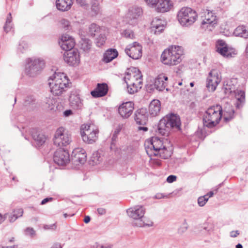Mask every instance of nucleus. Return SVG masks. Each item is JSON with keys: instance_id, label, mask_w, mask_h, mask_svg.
<instances>
[{"instance_id": "obj_22", "label": "nucleus", "mask_w": 248, "mask_h": 248, "mask_svg": "<svg viewBox=\"0 0 248 248\" xmlns=\"http://www.w3.org/2000/svg\"><path fill=\"white\" fill-rule=\"evenodd\" d=\"M172 6L171 1L170 0H158L155 8L158 12L165 13L169 11Z\"/></svg>"}, {"instance_id": "obj_25", "label": "nucleus", "mask_w": 248, "mask_h": 248, "mask_svg": "<svg viewBox=\"0 0 248 248\" xmlns=\"http://www.w3.org/2000/svg\"><path fill=\"white\" fill-rule=\"evenodd\" d=\"M161 109V103L159 100L154 99L152 101L149 106V112L152 117L159 114Z\"/></svg>"}, {"instance_id": "obj_36", "label": "nucleus", "mask_w": 248, "mask_h": 248, "mask_svg": "<svg viewBox=\"0 0 248 248\" xmlns=\"http://www.w3.org/2000/svg\"><path fill=\"white\" fill-rule=\"evenodd\" d=\"M12 16L11 14L10 13L7 17L5 24L3 27L4 30L5 32H8L12 28Z\"/></svg>"}, {"instance_id": "obj_60", "label": "nucleus", "mask_w": 248, "mask_h": 248, "mask_svg": "<svg viewBox=\"0 0 248 248\" xmlns=\"http://www.w3.org/2000/svg\"><path fill=\"white\" fill-rule=\"evenodd\" d=\"M99 248H111V246L108 244H99Z\"/></svg>"}, {"instance_id": "obj_57", "label": "nucleus", "mask_w": 248, "mask_h": 248, "mask_svg": "<svg viewBox=\"0 0 248 248\" xmlns=\"http://www.w3.org/2000/svg\"><path fill=\"white\" fill-rule=\"evenodd\" d=\"M239 234V232L238 231H232L231 232V236L232 237H236Z\"/></svg>"}, {"instance_id": "obj_53", "label": "nucleus", "mask_w": 248, "mask_h": 248, "mask_svg": "<svg viewBox=\"0 0 248 248\" xmlns=\"http://www.w3.org/2000/svg\"><path fill=\"white\" fill-rule=\"evenodd\" d=\"M50 248H62V246L60 243H54Z\"/></svg>"}, {"instance_id": "obj_35", "label": "nucleus", "mask_w": 248, "mask_h": 248, "mask_svg": "<svg viewBox=\"0 0 248 248\" xmlns=\"http://www.w3.org/2000/svg\"><path fill=\"white\" fill-rule=\"evenodd\" d=\"M65 128L63 127H59L56 131L54 138L56 139L63 140L64 139Z\"/></svg>"}, {"instance_id": "obj_11", "label": "nucleus", "mask_w": 248, "mask_h": 248, "mask_svg": "<svg viewBox=\"0 0 248 248\" xmlns=\"http://www.w3.org/2000/svg\"><path fill=\"white\" fill-rule=\"evenodd\" d=\"M63 57L64 62L70 66H77L80 62L79 53L76 49L65 51Z\"/></svg>"}, {"instance_id": "obj_2", "label": "nucleus", "mask_w": 248, "mask_h": 248, "mask_svg": "<svg viewBox=\"0 0 248 248\" xmlns=\"http://www.w3.org/2000/svg\"><path fill=\"white\" fill-rule=\"evenodd\" d=\"M181 122L179 116L171 113L166 115L159 122L156 132L159 135L168 137L175 131L181 130Z\"/></svg>"}, {"instance_id": "obj_62", "label": "nucleus", "mask_w": 248, "mask_h": 248, "mask_svg": "<svg viewBox=\"0 0 248 248\" xmlns=\"http://www.w3.org/2000/svg\"><path fill=\"white\" fill-rule=\"evenodd\" d=\"M32 140H42L41 138L39 137V136L36 135H33L32 134Z\"/></svg>"}, {"instance_id": "obj_43", "label": "nucleus", "mask_w": 248, "mask_h": 248, "mask_svg": "<svg viewBox=\"0 0 248 248\" xmlns=\"http://www.w3.org/2000/svg\"><path fill=\"white\" fill-rule=\"evenodd\" d=\"M60 24L65 30H68L71 28L69 21L65 19H62L60 21Z\"/></svg>"}, {"instance_id": "obj_28", "label": "nucleus", "mask_w": 248, "mask_h": 248, "mask_svg": "<svg viewBox=\"0 0 248 248\" xmlns=\"http://www.w3.org/2000/svg\"><path fill=\"white\" fill-rule=\"evenodd\" d=\"M118 53L115 49H109L104 54L103 61L106 63H108L116 58Z\"/></svg>"}, {"instance_id": "obj_34", "label": "nucleus", "mask_w": 248, "mask_h": 248, "mask_svg": "<svg viewBox=\"0 0 248 248\" xmlns=\"http://www.w3.org/2000/svg\"><path fill=\"white\" fill-rule=\"evenodd\" d=\"M91 160L93 162V165H96L102 161L103 157L100 153L96 152L93 154Z\"/></svg>"}, {"instance_id": "obj_41", "label": "nucleus", "mask_w": 248, "mask_h": 248, "mask_svg": "<svg viewBox=\"0 0 248 248\" xmlns=\"http://www.w3.org/2000/svg\"><path fill=\"white\" fill-rule=\"evenodd\" d=\"M92 11L95 15L98 14L100 12V7L98 1L93 2L92 5Z\"/></svg>"}, {"instance_id": "obj_12", "label": "nucleus", "mask_w": 248, "mask_h": 248, "mask_svg": "<svg viewBox=\"0 0 248 248\" xmlns=\"http://www.w3.org/2000/svg\"><path fill=\"white\" fill-rule=\"evenodd\" d=\"M125 52L129 57L137 60L142 56V46L139 43L135 42L126 46Z\"/></svg>"}, {"instance_id": "obj_19", "label": "nucleus", "mask_w": 248, "mask_h": 248, "mask_svg": "<svg viewBox=\"0 0 248 248\" xmlns=\"http://www.w3.org/2000/svg\"><path fill=\"white\" fill-rule=\"evenodd\" d=\"M69 104L71 108L75 110H79L82 108L83 103L79 94L76 91H72L69 96Z\"/></svg>"}, {"instance_id": "obj_1", "label": "nucleus", "mask_w": 248, "mask_h": 248, "mask_svg": "<svg viewBox=\"0 0 248 248\" xmlns=\"http://www.w3.org/2000/svg\"><path fill=\"white\" fill-rule=\"evenodd\" d=\"M234 116V110L232 107L228 105L223 109L219 105L209 107L203 116V124L208 128H213L218 124L223 117L225 122L232 120Z\"/></svg>"}, {"instance_id": "obj_16", "label": "nucleus", "mask_w": 248, "mask_h": 248, "mask_svg": "<svg viewBox=\"0 0 248 248\" xmlns=\"http://www.w3.org/2000/svg\"><path fill=\"white\" fill-rule=\"evenodd\" d=\"M134 119L139 125H145L148 120V113L145 108H141L137 110L134 114Z\"/></svg>"}, {"instance_id": "obj_52", "label": "nucleus", "mask_w": 248, "mask_h": 248, "mask_svg": "<svg viewBox=\"0 0 248 248\" xmlns=\"http://www.w3.org/2000/svg\"><path fill=\"white\" fill-rule=\"evenodd\" d=\"M72 114V111L71 109L66 110L63 112V115L65 117H68Z\"/></svg>"}, {"instance_id": "obj_58", "label": "nucleus", "mask_w": 248, "mask_h": 248, "mask_svg": "<svg viewBox=\"0 0 248 248\" xmlns=\"http://www.w3.org/2000/svg\"><path fill=\"white\" fill-rule=\"evenodd\" d=\"M17 217L16 216H14V214L9 217V220L10 222H14Z\"/></svg>"}, {"instance_id": "obj_24", "label": "nucleus", "mask_w": 248, "mask_h": 248, "mask_svg": "<svg viewBox=\"0 0 248 248\" xmlns=\"http://www.w3.org/2000/svg\"><path fill=\"white\" fill-rule=\"evenodd\" d=\"M168 77L163 74L159 75L155 78V86L160 91H163L167 85Z\"/></svg>"}, {"instance_id": "obj_17", "label": "nucleus", "mask_w": 248, "mask_h": 248, "mask_svg": "<svg viewBox=\"0 0 248 248\" xmlns=\"http://www.w3.org/2000/svg\"><path fill=\"white\" fill-rule=\"evenodd\" d=\"M59 44L61 48L67 51L73 50L75 42L74 39L69 35L63 34L61 37Z\"/></svg>"}, {"instance_id": "obj_38", "label": "nucleus", "mask_w": 248, "mask_h": 248, "mask_svg": "<svg viewBox=\"0 0 248 248\" xmlns=\"http://www.w3.org/2000/svg\"><path fill=\"white\" fill-rule=\"evenodd\" d=\"M46 107L52 110L53 109L56 101L52 97H47L46 98L45 101Z\"/></svg>"}, {"instance_id": "obj_27", "label": "nucleus", "mask_w": 248, "mask_h": 248, "mask_svg": "<svg viewBox=\"0 0 248 248\" xmlns=\"http://www.w3.org/2000/svg\"><path fill=\"white\" fill-rule=\"evenodd\" d=\"M73 4V0H56V6L58 10L61 11L69 10Z\"/></svg>"}, {"instance_id": "obj_20", "label": "nucleus", "mask_w": 248, "mask_h": 248, "mask_svg": "<svg viewBox=\"0 0 248 248\" xmlns=\"http://www.w3.org/2000/svg\"><path fill=\"white\" fill-rule=\"evenodd\" d=\"M108 90V86L106 83H98L95 89L91 92V94L95 98L103 97L107 94Z\"/></svg>"}, {"instance_id": "obj_15", "label": "nucleus", "mask_w": 248, "mask_h": 248, "mask_svg": "<svg viewBox=\"0 0 248 248\" xmlns=\"http://www.w3.org/2000/svg\"><path fill=\"white\" fill-rule=\"evenodd\" d=\"M217 51L223 56L227 58L231 57L232 55L235 54L234 50L229 48L225 42L222 40H219L217 41Z\"/></svg>"}, {"instance_id": "obj_46", "label": "nucleus", "mask_w": 248, "mask_h": 248, "mask_svg": "<svg viewBox=\"0 0 248 248\" xmlns=\"http://www.w3.org/2000/svg\"><path fill=\"white\" fill-rule=\"evenodd\" d=\"M26 235H29L31 237H33L35 235V232L33 228H28L25 230Z\"/></svg>"}, {"instance_id": "obj_9", "label": "nucleus", "mask_w": 248, "mask_h": 248, "mask_svg": "<svg viewBox=\"0 0 248 248\" xmlns=\"http://www.w3.org/2000/svg\"><path fill=\"white\" fill-rule=\"evenodd\" d=\"M45 66V62L40 59H29L26 66L25 71L30 77L36 76Z\"/></svg>"}, {"instance_id": "obj_30", "label": "nucleus", "mask_w": 248, "mask_h": 248, "mask_svg": "<svg viewBox=\"0 0 248 248\" xmlns=\"http://www.w3.org/2000/svg\"><path fill=\"white\" fill-rule=\"evenodd\" d=\"M153 28H155L154 33L155 34H159L164 30V27L162 24V20L159 18H154L152 22Z\"/></svg>"}, {"instance_id": "obj_23", "label": "nucleus", "mask_w": 248, "mask_h": 248, "mask_svg": "<svg viewBox=\"0 0 248 248\" xmlns=\"http://www.w3.org/2000/svg\"><path fill=\"white\" fill-rule=\"evenodd\" d=\"M217 23V20L215 14L213 13L212 11L207 10V13L205 15L204 19L202 22V27L204 28V26L205 25H207V27H208V25L213 27Z\"/></svg>"}, {"instance_id": "obj_55", "label": "nucleus", "mask_w": 248, "mask_h": 248, "mask_svg": "<svg viewBox=\"0 0 248 248\" xmlns=\"http://www.w3.org/2000/svg\"><path fill=\"white\" fill-rule=\"evenodd\" d=\"M116 140H112L110 143V148L111 150H115L116 149Z\"/></svg>"}, {"instance_id": "obj_42", "label": "nucleus", "mask_w": 248, "mask_h": 248, "mask_svg": "<svg viewBox=\"0 0 248 248\" xmlns=\"http://www.w3.org/2000/svg\"><path fill=\"white\" fill-rule=\"evenodd\" d=\"M99 30V27L95 24H92L89 27V32L92 36L95 35V32Z\"/></svg>"}, {"instance_id": "obj_39", "label": "nucleus", "mask_w": 248, "mask_h": 248, "mask_svg": "<svg viewBox=\"0 0 248 248\" xmlns=\"http://www.w3.org/2000/svg\"><path fill=\"white\" fill-rule=\"evenodd\" d=\"M98 132L99 131L98 129H94V128H92L88 133V135H86V138H87V140H92L93 139L97 138Z\"/></svg>"}, {"instance_id": "obj_51", "label": "nucleus", "mask_w": 248, "mask_h": 248, "mask_svg": "<svg viewBox=\"0 0 248 248\" xmlns=\"http://www.w3.org/2000/svg\"><path fill=\"white\" fill-rule=\"evenodd\" d=\"M119 132H120V130L116 129L113 134V136L111 138V140H116L117 138V136L119 134Z\"/></svg>"}, {"instance_id": "obj_31", "label": "nucleus", "mask_w": 248, "mask_h": 248, "mask_svg": "<svg viewBox=\"0 0 248 248\" xmlns=\"http://www.w3.org/2000/svg\"><path fill=\"white\" fill-rule=\"evenodd\" d=\"M92 46V41L88 38H82L80 42V47L85 52L88 53Z\"/></svg>"}, {"instance_id": "obj_44", "label": "nucleus", "mask_w": 248, "mask_h": 248, "mask_svg": "<svg viewBox=\"0 0 248 248\" xmlns=\"http://www.w3.org/2000/svg\"><path fill=\"white\" fill-rule=\"evenodd\" d=\"M124 36L128 38L133 39L134 38V34L133 31L129 29L124 30L123 33Z\"/></svg>"}, {"instance_id": "obj_32", "label": "nucleus", "mask_w": 248, "mask_h": 248, "mask_svg": "<svg viewBox=\"0 0 248 248\" xmlns=\"http://www.w3.org/2000/svg\"><path fill=\"white\" fill-rule=\"evenodd\" d=\"M234 34L236 36H240L245 38L248 37V31L244 26L237 27L234 31Z\"/></svg>"}, {"instance_id": "obj_13", "label": "nucleus", "mask_w": 248, "mask_h": 248, "mask_svg": "<svg viewBox=\"0 0 248 248\" xmlns=\"http://www.w3.org/2000/svg\"><path fill=\"white\" fill-rule=\"evenodd\" d=\"M72 161L76 165L83 164L87 160V154L85 150L80 147L75 148L71 155Z\"/></svg>"}, {"instance_id": "obj_50", "label": "nucleus", "mask_w": 248, "mask_h": 248, "mask_svg": "<svg viewBox=\"0 0 248 248\" xmlns=\"http://www.w3.org/2000/svg\"><path fill=\"white\" fill-rule=\"evenodd\" d=\"M176 180V176L175 175H170L167 178V181L169 183H173Z\"/></svg>"}, {"instance_id": "obj_14", "label": "nucleus", "mask_w": 248, "mask_h": 248, "mask_svg": "<svg viewBox=\"0 0 248 248\" xmlns=\"http://www.w3.org/2000/svg\"><path fill=\"white\" fill-rule=\"evenodd\" d=\"M134 104L132 101L122 103L118 107V111L120 115L124 119L129 118L133 112Z\"/></svg>"}, {"instance_id": "obj_18", "label": "nucleus", "mask_w": 248, "mask_h": 248, "mask_svg": "<svg viewBox=\"0 0 248 248\" xmlns=\"http://www.w3.org/2000/svg\"><path fill=\"white\" fill-rule=\"evenodd\" d=\"M127 91L130 94H133L138 91L139 89L141 88L142 84V77H136V78L127 81Z\"/></svg>"}, {"instance_id": "obj_63", "label": "nucleus", "mask_w": 248, "mask_h": 248, "mask_svg": "<svg viewBox=\"0 0 248 248\" xmlns=\"http://www.w3.org/2000/svg\"><path fill=\"white\" fill-rule=\"evenodd\" d=\"M90 221V217L89 216H86L84 219V221L86 223H88Z\"/></svg>"}, {"instance_id": "obj_47", "label": "nucleus", "mask_w": 248, "mask_h": 248, "mask_svg": "<svg viewBox=\"0 0 248 248\" xmlns=\"http://www.w3.org/2000/svg\"><path fill=\"white\" fill-rule=\"evenodd\" d=\"M14 216H16L17 218L22 216L23 210L21 208L16 209L14 211Z\"/></svg>"}, {"instance_id": "obj_40", "label": "nucleus", "mask_w": 248, "mask_h": 248, "mask_svg": "<svg viewBox=\"0 0 248 248\" xmlns=\"http://www.w3.org/2000/svg\"><path fill=\"white\" fill-rule=\"evenodd\" d=\"M208 200V195L199 197L198 199V203L200 206H204Z\"/></svg>"}, {"instance_id": "obj_49", "label": "nucleus", "mask_w": 248, "mask_h": 248, "mask_svg": "<svg viewBox=\"0 0 248 248\" xmlns=\"http://www.w3.org/2000/svg\"><path fill=\"white\" fill-rule=\"evenodd\" d=\"M34 100V98L32 96H27L25 99V105H28L32 102Z\"/></svg>"}, {"instance_id": "obj_59", "label": "nucleus", "mask_w": 248, "mask_h": 248, "mask_svg": "<svg viewBox=\"0 0 248 248\" xmlns=\"http://www.w3.org/2000/svg\"><path fill=\"white\" fill-rule=\"evenodd\" d=\"M138 130L139 131L143 130V131H147L148 130V127L145 126H139L138 127Z\"/></svg>"}, {"instance_id": "obj_26", "label": "nucleus", "mask_w": 248, "mask_h": 248, "mask_svg": "<svg viewBox=\"0 0 248 248\" xmlns=\"http://www.w3.org/2000/svg\"><path fill=\"white\" fill-rule=\"evenodd\" d=\"M236 102L235 107L238 109L241 108L245 102V93L242 90H236L234 92Z\"/></svg>"}, {"instance_id": "obj_64", "label": "nucleus", "mask_w": 248, "mask_h": 248, "mask_svg": "<svg viewBox=\"0 0 248 248\" xmlns=\"http://www.w3.org/2000/svg\"><path fill=\"white\" fill-rule=\"evenodd\" d=\"M90 248H99V244L95 243L93 245H92Z\"/></svg>"}, {"instance_id": "obj_21", "label": "nucleus", "mask_w": 248, "mask_h": 248, "mask_svg": "<svg viewBox=\"0 0 248 248\" xmlns=\"http://www.w3.org/2000/svg\"><path fill=\"white\" fill-rule=\"evenodd\" d=\"M136 77H142L141 73L138 68L131 67L126 70L124 79L125 83H127V81L134 79Z\"/></svg>"}, {"instance_id": "obj_3", "label": "nucleus", "mask_w": 248, "mask_h": 248, "mask_svg": "<svg viewBox=\"0 0 248 248\" xmlns=\"http://www.w3.org/2000/svg\"><path fill=\"white\" fill-rule=\"evenodd\" d=\"M145 146L146 152L149 155H152V153H150L152 150L154 155H156L159 153L160 156L164 159L168 158L172 154L173 149L169 140H146Z\"/></svg>"}, {"instance_id": "obj_37", "label": "nucleus", "mask_w": 248, "mask_h": 248, "mask_svg": "<svg viewBox=\"0 0 248 248\" xmlns=\"http://www.w3.org/2000/svg\"><path fill=\"white\" fill-rule=\"evenodd\" d=\"M106 38L104 35H100L95 40L96 45L98 47L103 46L106 41Z\"/></svg>"}, {"instance_id": "obj_33", "label": "nucleus", "mask_w": 248, "mask_h": 248, "mask_svg": "<svg viewBox=\"0 0 248 248\" xmlns=\"http://www.w3.org/2000/svg\"><path fill=\"white\" fill-rule=\"evenodd\" d=\"M91 127V125H89L88 124H83L81 125L80 127V135L83 140H84V138H86V135H88L89 132L92 130Z\"/></svg>"}, {"instance_id": "obj_29", "label": "nucleus", "mask_w": 248, "mask_h": 248, "mask_svg": "<svg viewBox=\"0 0 248 248\" xmlns=\"http://www.w3.org/2000/svg\"><path fill=\"white\" fill-rule=\"evenodd\" d=\"M142 14V9L139 7H132L129 9L127 17L130 19L139 18Z\"/></svg>"}, {"instance_id": "obj_8", "label": "nucleus", "mask_w": 248, "mask_h": 248, "mask_svg": "<svg viewBox=\"0 0 248 248\" xmlns=\"http://www.w3.org/2000/svg\"><path fill=\"white\" fill-rule=\"evenodd\" d=\"M198 17L196 12L188 7H182L177 13V19L181 26L188 27L194 24Z\"/></svg>"}, {"instance_id": "obj_5", "label": "nucleus", "mask_w": 248, "mask_h": 248, "mask_svg": "<svg viewBox=\"0 0 248 248\" xmlns=\"http://www.w3.org/2000/svg\"><path fill=\"white\" fill-rule=\"evenodd\" d=\"M183 54V49L181 46H171L163 51L161 56V61L165 65H176L182 61Z\"/></svg>"}, {"instance_id": "obj_54", "label": "nucleus", "mask_w": 248, "mask_h": 248, "mask_svg": "<svg viewBox=\"0 0 248 248\" xmlns=\"http://www.w3.org/2000/svg\"><path fill=\"white\" fill-rule=\"evenodd\" d=\"M97 212L99 214L101 215H103L106 214V210L104 208H99L97 209Z\"/></svg>"}, {"instance_id": "obj_45", "label": "nucleus", "mask_w": 248, "mask_h": 248, "mask_svg": "<svg viewBox=\"0 0 248 248\" xmlns=\"http://www.w3.org/2000/svg\"><path fill=\"white\" fill-rule=\"evenodd\" d=\"M31 143L36 148H39L45 143V140H31Z\"/></svg>"}, {"instance_id": "obj_61", "label": "nucleus", "mask_w": 248, "mask_h": 248, "mask_svg": "<svg viewBox=\"0 0 248 248\" xmlns=\"http://www.w3.org/2000/svg\"><path fill=\"white\" fill-rule=\"evenodd\" d=\"M78 3L81 6H83L85 4V0H76Z\"/></svg>"}, {"instance_id": "obj_4", "label": "nucleus", "mask_w": 248, "mask_h": 248, "mask_svg": "<svg viewBox=\"0 0 248 248\" xmlns=\"http://www.w3.org/2000/svg\"><path fill=\"white\" fill-rule=\"evenodd\" d=\"M146 210L145 207L141 205H135L126 210L127 216L133 220L132 223L133 227H150L154 225L152 220L145 217Z\"/></svg>"}, {"instance_id": "obj_56", "label": "nucleus", "mask_w": 248, "mask_h": 248, "mask_svg": "<svg viewBox=\"0 0 248 248\" xmlns=\"http://www.w3.org/2000/svg\"><path fill=\"white\" fill-rule=\"evenodd\" d=\"M52 200V198H46L42 201L41 203L42 205H43V204H46V202H48L51 201Z\"/></svg>"}, {"instance_id": "obj_7", "label": "nucleus", "mask_w": 248, "mask_h": 248, "mask_svg": "<svg viewBox=\"0 0 248 248\" xmlns=\"http://www.w3.org/2000/svg\"><path fill=\"white\" fill-rule=\"evenodd\" d=\"M49 82L51 93L55 96H60L66 92L68 88V79L67 77L63 73H56L49 78Z\"/></svg>"}, {"instance_id": "obj_10", "label": "nucleus", "mask_w": 248, "mask_h": 248, "mask_svg": "<svg viewBox=\"0 0 248 248\" xmlns=\"http://www.w3.org/2000/svg\"><path fill=\"white\" fill-rule=\"evenodd\" d=\"M221 81L217 72L215 70L210 71L206 79V87L210 92H214Z\"/></svg>"}, {"instance_id": "obj_48", "label": "nucleus", "mask_w": 248, "mask_h": 248, "mask_svg": "<svg viewBox=\"0 0 248 248\" xmlns=\"http://www.w3.org/2000/svg\"><path fill=\"white\" fill-rule=\"evenodd\" d=\"M158 0H144L146 4L151 7L155 8Z\"/></svg>"}, {"instance_id": "obj_6", "label": "nucleus", "mask_w": 248, "mask_h": 248, "mask_svg": "<svg viewBox=\"0 0 248 248\" xmlns=\"http://www.w3.org/2000/svg\"><path fill=\"white\" fill-rule=\"evenodd\" d=\"M54 145L57 149L53 155L54 162L59 166H65L70 161V155L67 151L70 140H53Z\"/></svg>"}]
</instances>
